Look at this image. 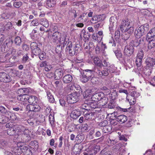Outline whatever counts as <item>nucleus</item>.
Masks as SVG:
<instances>
[{
    "label": "nucleus",
    "instance_id": "obj_11",
    "mask_svg": "<svg viewBox=\"0 0 155 155\" xmlns=\"http://www.w3.org/2000/svg\"><path fill=\"white\" fill-rule=\"evenodd\" d=\"M109 28L110 32L113 31L114 29L116 27L117 21L116 18L114 17H111L110 19Z\"/></svg>",
    "mask_w": 155,
    "mask_h": 155
},
{
    "label": "nucleus",
    "instance_id": "obj_8",
    "mask_svg": "<svg viewBox=\"0 0 155 155\" xmlns=\"http://www.w3.org/2000/svg\"><path fill=\"white\" fill-rule=\"evenodd\" d=\"M12 76L4 72L0 73V81L5 83H8L12 80Z\"/></svg>",
    "mask_w": 155,
    "mask_h": 155
},
{
    "label": "nucleus",
    "instance_id": "obj_7",
    "mask_svg": "<svg viewBox=\"0 0 155 155\" xmlns=\"http://www.w3.org/2000/svg\"><path fill=\"white\" fill-rule=\"evenodd\" d=\"M7 128H8L7 130V134L10 136L15 135L16 134V128L15 125H14L12 122H10L6 124L5 125Z\"/></svg>",
    "mask_w": 155,
    "mask_h": 155
},
{
    "label": "nucleus",
    "instance_id": "obj_40",
    "mask_svg": "<svg viewBox=\"0 0 155 155\" xmlns=\"http://www.w3.org/2000/svg\"><path fill=\"white\" fill-rule=\"evenodd\" d=\"M118 121L117 120V118H110V125L114 126L117 125L118 124Z\"/></svg>",
    "mask_w": 155,
    "mask_h": 155
},
{
    "label": "nucleus",
    "instance_id": "obj_42",
    "mask_svg": "<svg viewBox=\"0 0 155 155\" xmlns=\"http://www.w3.org/2000/svg\"><path fill=\"white\" fill-rule=\"evenodd\" d=\"M116 106V103L114 101L110 100L108 104V107L110 109H113Z\"/></svg>",
    "mask_w": 155,
    "mask_h": 155
},
{
    "label": "nucleus",
    "instance_id": "obj_19",
    "mask_svg": "<svg viewBox=\"0 0 155 155\" xmlns=\"http://www.w3.org/2000/svg\"><path fill=\"white\" fill-rule=\"evenodd\" d=\"M16 128V132L24 133L25 132L28 131V129L26 128L25 127L21 125H15Z\"/></svg>",
    "mask_w": 155,
    "mask_h": 155
},
{
    "label": "nucleus",
    "instance_id": "obj_61",
    "mask_svg": "<svg viewBox=\"0 0 155 155\" xmlns=\"http://www.w3.org/2000/svg\"><path fill=\"white\" fill-rule=\"evenodd\" d=\"M13 110L15 111H18L19 113H21L23 111L21 107H14L13 108Z\"/></svg>",
    "mask_w": 155,
    "mask_h": 155
},
{
    "label": "nucleus",
    "instance_id": "obj_25",
    "mask_svg": "<svg viewBox=\"0 0 155 155\" xmlns=\"http://www.w3.org/2000/svg\"><path fill=\"white\" fill-rule=\"evenodd\" d=\"M81 114L80 111L77 110H73L71 114V116L73 119H75L79 116Z\"/></svg>",
    "mask_w": 155,
    "mask_h": 155
},
{
    "label": "nucleus",
    "instance_id": "obj_26",
    "mask_svg": "<svg viewBox=\"0 0 155 155\" xmlns=\"http://www.w3.org/2000/svg\"><path fill=\"white\" fill-rule=\"evenodd\" d=\"M100 146L97 145L94 146L91 150L92 153H91L90 155H94L97 153L99 152L100 150Z\"/></svg>",
    "mask_w": 155,
    "mask_h": 155
},
{
    "label": "nucleus",
    "instance_id": "obj_12",
    "mask_svg": "<svg viewBox=\"0 0 155 155\" xmlns=\"http://www.w3.org/2000/svg\"><path fill=\"white\" fill-rule=\"evenodd\" d=\"M29 133V131L25 132L24 133L22 134L21 135L19 136V137L21 138V143H22L27 142L30 140L31 137L28 134Z\"/></svg>",
    "mask_w": 155,
    "mask_h": 155
},
{
    "label": "nucleus",
    "instance_id": "obj_30",
    "mask_svg": "<svg viewBox=\"0 0 155 155\" xmlns=\"http://www.w3.org/2000/svg\"><path fill=\"white\" fill-rule=\"evenodd\" d=\"M148 44V48L149 49H151L155 47V39L152 38L150 39Z\"/></svg>",
    "mask_w": 155,
    "mask_h": 155
},
{
    "label": "nucleus",
    "instance_id": "obj_43",
    "mask_svg": "<svg viewBox=\"0 0 155 155\" xmlns=\"http://www.w3.org/2000/svg\"><path fill=\"white\" fill-rule=\"evenodd\" d=\"M96 102L95 101L89 102L88 105L91 108L95 109L98 107Z\"/></svg>",
    "mask_w": 155,
    "mask_h": 155
},
{
    "label": "nucleus",
    "instance_id": "obj_13",
    "mask_svg": "<svg viewBox=\"0 0 155 155\" xmlns=\"http://www.w3.org/2000/svg\"><path fill=\"white\" fill-rule=\"evenodd\" d=\"M134 51V48L132 45L126 46L124 49V53L126 55L129 56L131 55Z\"/></svg>",
    "mask_w": 155,
    "mask_h": 155
},
{
    "label": "nucleus",
    "instance_id": "obj_32",
    "mask_svg": "<svg viewBox=\"0 0 155 155\" xmlns=\"http://www.w3.org/2000/svg\"><path fill=\"white\" fill-rule=\"evenodd\" d=\"M46 3L49 7H53L55 5L56 1L55 0H46Z\"/></svg>",
    "mask_w": 155,
    "mask_h": 155
},
{
    "label": "nucleus",
    "instance_id": "obj_55",
    "mask_svg": "<svg viewBox=\"0 0 155 155\" xmlns=\"http://www.w3.org/2000/svg\"><path fill=\"white\" fill-rule=\"evenodd\" d=\"M109 43L110 46L112 47H115L116 46V43L114 39L113 38H111V39L109 41Z\"/></svg>",
    "mask_w": 155,
    "mask_h": 155
},
{
    "label": "nucleus",
    "instance_id": "obj_59",
    "mask_svg": "<svg viewBox=\"0 0 155 155\" xmlns=\"http://www.w3.org/2000/svg\"><path fill=\"white\" fill-rule=\"evenodd\" d=\"M22 48L23 50L27 51L29 49V46L28 45L23 44L22 46Z\"/></svg>",
    "mask_w": 155,
    "mask_h": 155
},
{
    "label": "nucleus",
    "instance_id": "obj_33",
    "mask_svg": "<svg viewBox=\"0 0 155 155\" xmlns=\"http://www.w3.org/2000/svg\"><path fill=\"white\" fill-rule=\"evenodd\" d=\"M9 120V117L3 116L0 118V123L5 124L7 123Z\"/></svg>",
    "mask_w": 155,
    "mask_h": 155
},
{
    "label": "nucleus",
    "instance_id": "obj_10",
    "mask_svg": "<svg viewBox=\"0 0 155 155\" xmlns=\"http://www.w3.org/2000/svg\"><path fill=\"white\" fill-rule=\"evenodd\" d=\"M105 18V15L104 14L95 15L91 20L92 23H96L97 22L103 21Z\"/></svg>",
    "mask_w": 155,
    "mask_h": 155
},
{
    "label": "nucleus",
    "instance_id": "obj_37",
    "mask_svg": "<svg viewBox=\"0 0 155 155\" xmlns=\"http://www.w3.org/2000/svg\"><path fill=\"white\" fill-rule=\"evenodd\" d=\"M14 42L16 46H20L21 43V38L17 36L15 38Z\"/></svg>",
    "mask_w": 155,
    "mask_h": 155
},
{
    "label": "nucleus",
    "instance_id": "obj_47",
    "mask_svg": "<svg viewBox=\"0 0 155 155\" xmlns=\"http://www.w3.org/2000/svg\"><path fill=\"white\" fill-rule=\"evenodd\" d=\"M91 93V91L90 90H87L83 93V95L84 98H86L90 95Z\"/></svg>",
    "mask_w": 155,
    "mask_h": 155
},
{
    "label": "nucleus",
    "instance_id": "obj_51",
    "mask_svg": "<svg viewBox=\"0 0 155 155\" xmlns=\"http://www.w3.org/2000/svg\"><path fill=\"white\" fill-rule=\"evenodd\" d=\"M131 96L132 97L135 98L137 97L140 96V95L139 93L137 92L136 91H133L131 93Z\"/></svg>",
    "mask_w": 155,
    "mask_h": 155
},
{
    "label": "nucleus",
    "instance_id": "obj_45",
    "mask_svg": "<svg viewBox=\"0 0 155 155\" xmlns=\"http://www.w3.org/2000/svg\"><path fill=\"white\" fill-rule=\"evenodd\" d=\"M81 130L83 132L88 131L89 130L88 125L87 124H83L81 127Z\"/></svg>",
    "mask_w": 155,
    "mask_h": 155
},
{
    "label": "nucleus",
    "instance_id": "obj_16",
    "mask_svg": "<svg viewBox=\"0 0 155 155\" xmlns=\"http://www.w3.org/2000/svg\"><path fill=\"white\" fill-rule=\"evenodd\" d=\"M81 50V47L80 44H77L73 48V51L71 52V48H69L68 49V51L70 55L71 56L74 55L75 53L79 52Z\"/></svg>",
    "mask_w": 155,
    "mask_h": 155
},
{
    "label": "nucleus",
    "instance_id": "obj_54",
    "mask_svg": "<svg viewBox=\"0 0 155 155\" xmlns=\"http://www.w3.org/2000/svg\"><path fill=\"white\" fill-rule=\"evenodd\" d=\"M29 59V57L28 56V54H26L24 55L22 58V62L25 63Z\"/></svg>",
    "mask_w": 155,
    "mask_h": 155
},
{
    "label": "nucleus",
    "instance_id": "obj_39",
    "mask_svg": "<svg viewBox=\"0 0 155 155\" xmlns=\"http://www.w3.org/2000/svg\"><path fill=\"white\" fill-rule=\"evenodd\" d=\"M122 145L121 143H118L116 144L114 147V149L115 150L117 151H120L122 149Z\"/></svg>",
    "mask_w": 155,
    "mask_h": 155
},
{
    "label": "nucleus",
    "instance_id": "obj_29",
    "mask_svg": "<svg viewBox=\"0 0 155 155\" xmlns=\"http://www.w3.org/2000/svg\"><path fill=\"white\" fill-rule=\"evenodd\" d=\"M40 23L45 28H47L48 27L49 25L48 21L45 18L41 19L40 20Z\"/></svg>",
    "mask_w": 155,
    "mask_h": 155
},
{
    "label": "nucleus",
    "instance_id": "obj_58",
    "mask_svg": "<svg viewBox=\"0 0 155 155\" xmlns=\"http://www.w3.org/2000/svg\"><path fill=\"white\" fill-rule=\"evenodd\" d=\"M38 55L40 59L41 60H44L45 58V53L44 52H42L41 53H40Z\"/></svg>",
    "mask_w": 155,
    "mask_h": 155
},
{
    "label": "nucleus",
    "instance_id": "obj_34",
    "mask_svg": "<svg viewBox=\"0 0 155 155\" xmlns=\"http://www.w3.org/2000/svg\"><path fill=\"white\" fill-rule=\"evenodd\" d=\"M134 30V28L132 26H129V27H127L125 29L124 32L131 35L133 33Z\"/></svg>",
    "mask_w": 155,
    "mask_h": 155
},
{
    "label": "nucleus",
    "instance_id": "obj_31",
    "mask_svg": "<svg viewBox=\"0 0 155 155\" xmlns=\"http://www.w3.org/2000/svg\"><path fill=\"white\" fill-rule=\"evenodd\" d=\"M142 59L136 58V65L137 67V69L139 70L141 69L142 68Z\"/></svg>",
    "mask_w": 155,
    "mask_h": 155
},
{
    "label": "nucleus",
    "instance_id": "obj_17",
    "mask_svg": "<svg viewBox=\"0 0 155 155\" xmlns=\"http://www.w3.org/2000/svg\"><path fill=\"white\" fill-rule=\"evenodd\" d=\"M114 117L117 118V120L120 124L124 123L127 120V117L124 115H120L118 116L115 115Z\"/></svg>",
    "mask_w": 155,
    "mask_h": 155
},
{
    "label": "nucleus",
    "instance_id": "obj_28",
    "mask_svg": "<svg viewBox=\"0 0 155 155\" xmlns=\"http://www.w3.org/2000/svg\"><path fill=\"white\" fill-rule=\"evenodd\" d=\"M94 63L98 67H101L103 64L101 60L98 57H95L94 59Z\"/></svg>",
    "mask_w": 155,
    "mask_h": 155
},
{
    "label": "nucleus",
    "instance_id": "obj_49",
    "mask_svg": "<svg viewBox=\"0 0 155 155\" xmlns=\"http://www.w3.org/2000/svg\"><path fill=\"white\" fill-rule=\"evenodd\" d=\"M59 103L60 105L63 107H67V104L64 101V100L62 99H60L59 100Z\"/></svg>",
    "mask_w": 155,
    "mask_h": 155
},
{
    "label": "nucleus",
    "instance_id": "obj_14",
    "mask_svg": "<svg viewBox=\"0 0 155 155\" xmlns=\"http://www.w3.org/2000/svg\"><path fill=\"white\" fill-rule=\"evenodd\" d=\"M64 70L61 69H56L54 73V77L55 80H59L62 78L64 73Z\"/></svg>",
    "mask_w": 155,
    "mask_h": 155
},
{
    "label": "nucleus",
    "instance_id": "obj_9",
    "mask_svg": "<svg viewBox=\"0 0 155 155\" xmlns=\"http://www.w3.org/2000/svg\"><path fill=\"white\" fill-rule=\"evenodd\" d=\"M31 48L32 52L35 55H38L41 52V50L38 47V44L35 42L31 43L30 45Z\"/></svg>",
    "mask_w": 155,
    "mask_h": 155
},
{
    "label": "nucleus",
    "instance_id": "obj_63",
    "mask_svg": "<svg viewBox=\"0 0 155 155\" xmlns=\"http://www.w3.org/2000/svg\"><path fill=\"white\" fill-rule=\"evenodd\" d=\"M86 13H84L81 14L79 17L78 18V22H80L81 19H83L84 18V17L85 15H86Z\"/></svg>",
    "mask_w": 155,
    "mask_h": 155
},
{
    "label": "nucleus",
    "instance_id": "obj_36",
    "mask_svg": "<svg viewBox=\"0 0 155 155\" xmlns=\"http://www.w3.org/2000/svg\"><path fill=\"white\" fill-rule=\"evenodd\" d=\"M112 126L111 125H107L102 129V131L104 133H107L110 132L112 129Z\"/></svg>",
    "mask_w": 155,
    "mask_h": 155
},
{
    "label": "nucleus",
    "instance_id": "obj_56",
    "mask_svg": "<svg viewBox=\"0 0 155 155\" xmlns=\"http://www.w3.org/2000/svg\"><path fill=\"white\" fill-rule=\"evenodd\" d=\"M96 72L99 76L100 77H102L103 76H104V73L103 70L101 71L98 68H97Z\"/></svg>",
    "mask_w": 155,
    "mask_h": 155
},
{
    "label": "nucleus",
    "instance_id": "obj_20",
    "mask_svg": "<svg viewBox=\"0 0 155 155\" xmlns=\"http://www.w3.org/2000/svg\"><path fill=\"white\" fill-rule=\"evenodd\" d=\"M27 101L30 104H35L38 101L37 97L33 95L28 96Z\"/></svg>",
    "mask_w": 155,
    "mask_h": 155
},
{
    "label": "nucleus",
    "instance_id": "obj_52",
    "mask_svg": "<svg viewBox=\"0 0 155 155\" xmlns=\"http://www.w3.org/2000/svg\"><path fill=\"white\" fill-rule=\"evenodd\" d=\"M114 52L117 58H121L122 57V54L120 51L116 50Z\"/></svg>",
    "mask_w": 155,
    "mask_h": 155
},
{
    "label": "nucleus",
    "instance_id": "obj_48",
    "mask_svg": "<svg viewBox=\"0 0 155 155\" xmlns=\"http://www.w3.org/2000/svg\"><path fill=\"white\" fill-rule=\"evenodd\" d=\"M62 51V46L60 45H58L55 48V51L58 54L59 56L61 55L60 54Z\"/></svg>",
    "mask_w": 155,
    "mask_h": 155
},
{
    "label": "nucleus",
    "instance_id": "obj_24",
    "mask_svg": "<svg viewBox=\"0 0 155 155\" xmlns=\"http://www.w3.org/2000/svg\"><path fill=\"white\" fill-rule=\"evenodd\" d=\"M28 96V95L24 94L18 95L17 98L18 100L22 101H27Z\"/></svg>",
    "mask_w": 155,
    "mask_h": 155
},
{
    "label": "nucleus",
    "instance_id": "obj_6",
    "mask_svg": "<svg viewBox=\"0 0 155 155\" xmlns=\"http://www.w3.org/2000/svg\"><path fill=\"white\" fill-rule=\"evenodd\" d=\"M59 43L63 45V47H64L65 45L67 47L66 51L68 52V49L71 48L72 47V42L69 41L68 38H67V35L65 34H62L61 38L59 39Z\"/></svg>",
    "mask_w": 155,
    "mask_h": 155
},
{
    "label": "nucleus",
    "instance_id": "obj_41",
    "mask_svg": "<svg viewBox=\"0 0 155 155\" xmlns=\"http://www.w3.org/2000/svg\"><path fill=\"white\" fill-rule=\"evenodd\" d=\"M130 21H130L129 19L126 18L125 20H123L121 22V23H124V24L126 26V27L127 28V27H128V26L129 27V26H132V25H130Z\"/></svg>",
    "mask_w": 155,
    "mask_h": 155
},
{
    "label": "nucleus",
    "instance_id": "obj_4",
    "mask_svg": "<svg viewBox=\"0 0 155 155\" xmlns=\"http://www.w3.org/2000/svg\"><path fill=\"white\" fill-rule=\"evenodd\" d=\"M149 25L145 24L141 25L135 30L134 34L137 38H140L143 35L146 34L148 30Z\"/></svg>",
    "mask_w": 155,
    "mask_h": 155
},
{
    "label": "nucleus",
    "instance_id": "obj_2",
    "mask_svg": "<svg viewBox=\"0 0 155 155\" xmlns=\"http://www.w3.org/2000/svg\"><path fill=\"white\" fill-rule=\"evenodd\" d=\"M146 65L144 67L143 72L147 76L150 75L151 71V68H152L155 64L154 59L151 58H148L145 61Z\"/></svg>",
    "mask_w": 155,
    "mask_h": 155
},
{
    "label": "nucleus",
    "instance_id": "obj_44",
    "mask_svg": "<svg viewBox=\"0 0 155 155\" xmlns=\"http://www.w3.org/2000/svg\"><path fill=\"white\" fill-rule=\"evenodd\" d=\"M90 79L91 83L93 84H96L98 82L99 79L98 78L96 77H95L94 74Z\"/></svg>",
    "mask_w": 155,
    "mask_h": 155
},
{
    "label": "nucleus",
    "instance_id": "obj_50",
    "mask_svg": "<svg viewBox=\"0 0 155 155\" xmlns=\"http://www.w3.org/2000/svg\"><path fill=\"white\" fill-rule=\"evenodd\" d=\"M144 55V53L143 50H140L137 53V58H141L143 59V56Z\"/></svg>",
    "mask_w": 155,
    "mask_h": 155
},
{
    "label": "nucleus",
    "instance_id": "obj_3",
    "mask_svg": "<svg viewBox=\"0 0 155 155\" xmlns=\"http://www.w3.org/2000/svg\"><path fill=\"white\" fill-rule=\"evenodd\" d=\"M95 70H93L86 69L83 71L81 73V81L83 83L87 82L94 75Z\"/></svg>",
    "mask_w": 155,
    "mask_h": 155
},
{
    "label": "nucleus",
    "instance_id": "obj_27",
    "mask_svg": "<svg viewBox=\"0 0 155 155\" xmlns=\"http://www.w3.org/2000/svg\"><path fill=\"white\" fill-rule=\"evenodd\" d=\"M0 112L2 114H4L6 115H10L11 112L8 110L4 107L2 106H0Z\"/></svg>",
    "mask_w": 155,
    "mask_h": 155
},
{
    "label": "nucleus",
    "instance_id": "obj_5",
    "mask_svg": "<svg viewBox=\"0 0 155 155\" xmlns=\"http://www.w3.org/2000/svg\"><path fill=\"white\" fill-rule=\"evenodd\" d=\"M82 92L81 90H80L78 91H76L75 93L68 94L67 96L68 102L71 104L76 103L78 101V97Z\"/></svg>",
    "mask_w": 155,
    "mask_h": 155
},
{
    "label": "nucleus",
    "instance_id": "obj_46",
    "mask_svg": "<svg viewBox=\"0 0 155 155\" xmlns=\"http://www.w3.org/2000/svg\"><path fill=\"white\" fill-rule=\"evenodd\" d=\"M93 116L94 114L92 113H87L84 116V120H88L89 119H91Z\"/></svg>",
    "mask_w": 155,
    "mask_h": 155
},
{
    "label": "nucleus",
    "instance_id": "obj_53",
    "mask_svg": "<svg viewBox=\"0 0 155 155\" xmlns=\"http://www.w3.org/2000/svg\"><path fill=\"white\" fill-rule=\"evenodd\" d=\"M108 124V122L107 120H104L103 121H102L99 124V126L101 127H104L107 125Z\"/></svg>",
    "mask_w": 155,
    "mask_h": 155
},
{
    "label": "nucleus",
    "instance_id": "obj_1",
    "mask_svg": "<svg viewBox=\"0 0 155 155\" xmlns=\"http://www.w3.org/2000/svg\"><path fill=\"white\" fill-rule=\"evenodd\" d=\"M15 147L16 150L21 152L23 155H32V152L30 146L21 143H18Z\"/></svg>",
    "mask_w": 155,
    "mask_h": 155
},
{
    "label": "nucleus",
    "instance_id": "obj_15",
    "mask_svg": "<svg viewBox=\"0 0 155 155\" xmlns=\"http://www.w3.org/2000/svg\"><path fill=\"white\" fill-rule=\"evenodd\" d=\"M62 35L60 32L58 31L54 32L51 36L52 41L54 42H59V39L61 38Z\"/></svg>",
    "mask_w": 155,
    "mask_h": 155
},
{
    "label": "nucleus",
    "instance_id": "obj_62",
    "mask_svg": "<svg viewBox=\"0 0 155 155\" xmlns=\"http://www.w3.org/2000/svg\"><path fill=\"white\" fill-rule=\"evenodd\" d=\"M31 23L33 25L35 26L39 25V22L38 19H35L32 20Z\"/></svg>",
    "mask_w": 155,
    "mask_h": 155
},
{
    "label": "nucleus",
    "instance_id": "obj_21",
    "mask_svg": "<svg viewBox=\"0 0 155 155\" xmlns=\"http://www.w3.org/2000/svg\"><path fill=\"white\" fill-rule=\"evenodd\" d=\"M108 99L107 97H102L101 99L99 101L98 104L100 106L103 107L108 102Z\"/></svg>",
    "mask_w": 155,
    "mask_h": 155
},
{
    "label": "nucleus",
    "instance_id": "obj_60",
    "mask_svg": "<svg viewBox=\"0 0 155 155\" xmlns=\"http://www.w3.org/2000/svg\"><path fill=\"white\" fill-rule=\"evenodd\" d=\"M79 147H77L75 146L74 147L73 150L74 153H75V152L77 154L80 153L81 150V149L79 148Z\"/></svg>",
    "mask_w": 155,
    "mask_h": 155
},
{
    "label": "nucleus",
    "instance_id": "obj_64",
    "mask_svg": "<svg viewBox=\"0 0 155 155\" xmlns=\"http://www.w3.org/2000/svg\"><path fill=\"white\" fill-rule=\"evenodd\" d=\"M22 5V3L21 2H16L14 3L13 5L16 8H19Z\"/></svg>",
    "mask_w": 155,
    "mask_h": 155
},
{
    "label": "nucleus",
    "instance_id": "obj_22",
    "mask_svg": "<svg viewBox=\"0 0 155 155\" xmlns=\"http://www.w3.org/2000/svg\"><path fill=\"white\" fill-rule=\"evenodd\" d=\"M73 78L70 74H68L65 75L63 78V81L65 83H69L72 80Z\"/></svg>",
    "mask_w": 155,
    "mask_h": 155
},
{
    "label": "nucleus",
    "instance_id": "obj_23",
    "mask_svg": "<svg viewBox=\"0 0 155 155\" xmlns=\"http://www.w3.org/2000/svg\"><path fill=\"white\" fill-rule=\"evenodd\" d=\"M102 94L101 93H97L94 94L91 97V99L93 101L96 102H99V101L101 99Z\"/></svg>",
    "mask_w": 155,
    "mask_h": 155
},
{
    "label": "nucleus",
    "instance_id": "obj_35",
    "mask_svg": "<svg viewBox=\"0 0 155 155\" xmlns=\"http://www.w3.org/2000/svg\"><path fill=\"white\" fill-rule=\"evenodd\" d=\"M47 98L49 102L51 103H53L54 101V99L52 94L49 91L47 92Z\"/></svg>",
    "mask_w": 155,
    "mask_h": 155
},
{
    "label": "nucleus",
    "instance_id": "obj_38",
    "mask_svg": "<svg viewBox=\"0 0 155 155\" xmlns=\"http://www.w3.org/2000/svg\"><path fill=\"white\" fill-rule=\"evenodd\" d=\"M117 97V93L115 91L112 92L111 93L109 94V97L111 100L114 101V100L116 99Z\"/></svg>",
    "mask_w": 155,
    "mask_h": 155
},
{
    "label": "nucleus",
    "instance_id": "obj_18",
    "mask_svg": "<svg viewBox=\"0 0 155 155\" xmlns=\"http://www.w3.org/2000/svg\"><path fill=\"white\" fill-rule=\"evenodd\" d=\"M147 39H155V28L151 29L147 33Z\"/></svg>",
    "mask_w": 155,
    "mask_h": 155
},
{
    "label": "nucleus",
    "instance_id": "obj_57",
    "mask_svg": "<svg viewBox=\"0 0 155 155\" xmlns=\"http://www.w3.org/2000/svg\"><path fill=\"white\" fill-rule=\"evenodd\" d=\"M49 119L51 125H53L54 122V117L50 114L49 116Z\"/></svg>",
    "mask_w": 155,
    "mask_h": 155
}]
</instances>
